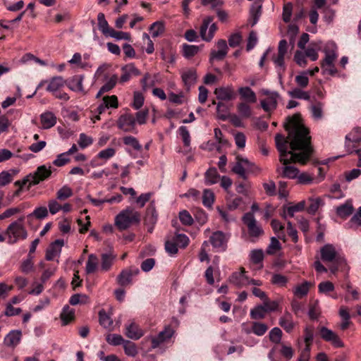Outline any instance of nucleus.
Returning a JSON list of instances; mask_svg holds the SVG:
<instances>
[{"label":"nucleus","instance_id":"obj_1","mask_svg":"<svg viewBox=\"0 0 361 361\" xmlns=\"http://www.w3.org/2000/svg\"><path fill=\"white\" fill-rule=\"evenodd\" d=\"M285 128L288 132L287 138L289 141L280 134L275 137L276 148L279 152V161L284 165L277 168L276 172L283 178L295 179L299 170L288 164L295 162L301 164L307 163L312 153L311 137L308 129L301 123L299 114L289 117L288 123Z\"/></svg>","mask_w":361,"mask_h":361},{"label":"nucleus","instance_id":"obj_2","mask_svg":"<svg viewBox=\"0 0 361 361\" xmlns=\"http://www.w3.org/2000/svg\"><path fill=\"white\" fill-rule=\"evenodd\" d=\"M24 221L25 216H20L8 225L5 231L8 244L13 245L27 238V232L23 225Z\"/></svg>","mask_w":361,"mask_h":361},{"label":"nucleus","instance_id":"obj_3","mask_svg":"<svg viewBox=\"0 0 361 361\" xmlns=\"http://www.w3.org/2000/svg\"><path fill=\"white\" fill-rule=\"evenodd\" d=\"M140 214L133 208L127 207L115 217V225L120 231L126 230L133 224H139Z\"/></svg>","mask_w":361,"mask_h":361},{"label":"nucleus","instance_id":"obj_4","mask_svg":"<svg viewBox=\"0 0 361 361\" xmlns=\"http://www.w3.org/2000/svg\"><path fill=\"white\" fill-rule=\"evenodd\" d=\"M65 86H66V80L62 76H54L49 80L46 90L51 93L56 99L67 102L70 97L62 90Z\"/></svg>","mask_w":361,"mask_h":361},{"label":"nucleus","instance_id":"obj_5","mask_svg":"<svg viewBox=\"0 0 361 361\" xmlns=\"http://www.w3.org/2000/svg\"><path fill=\"white\" fill-rule=\"evenodd\" d=\"M260 171L259 167L250 162L247 159L240 156L236 157V162L232 168V171L244 180L247 178V172L257 173Z\"/></svg>","mask_w":361,"mask_h":361},{"label":"nucleus","instance_id":"obj_6","mask_svg":"<svg viewBox=\"0 0 361 361\" xmlns=\"http://www.w3.org/2000/svg\"><path fill=\"white\" fill-rule=\"evenodd\" d=\"M320 253L322 261L325 262H336L341 265L344 264L347 267V270L349 271L350 267L348 265L346 259L337 252L333 245L326 244L321 248Z\"/></svg>","mask_w":361,"mask_h":361},{"label":"nucleus","instance_id":"obj_7","mask_svg":"<svg viewBox=\"0 0 361 361\" xmlns=\"http://www.w3.org/2000/svg\"><path fill=\"white\" fill-rule=\"evenodd\" d=\"M242 221L247 228L248 234L252 238V242H255L257 238L264 234V231L261 226L258 224L254 214L245 213L242 217Z\"/></svg>","mask_w":361,"mask_h":361},{"label":"nucleus","instance_id":"obj_8","mask_svg":"<svg viewBox=\"0 0 361 361\" xmlns=\"http://www.w3.org/2000/svg\"><path fill=\"white\" fill-rule=\"evenodd\" d=\"M230 238L229 233L223 231H215L209 238V243L217 252H224L227 248V243Z\"/></svg>","mask_w":361,"mask_h":361},{"label":"nucleus","instance_id":"obj_9","mask_svg":"<svg viewBox=\"0 0 361 361\" xmlns=\"http://www.w3.org/2000/svg\"><path fill=\"white\" fill-rule=\"evenodd\" d=\"M213 20V17L212 16L204 18L200 28V37L206 42H210L217 30L216 25L212 23Z\"/></svg>","mask_w":361,"mask_h":361},{"label":"nucleus","instance_id":"obj_10","mask_svg":"<svg viewBox=\"0 0 361 361\" xmlns=\"http://www.w3.org/2000/svg\"><path fill=\"white\" fill-rule=\"evenodd\" d=\"M320 337L326 342L330 343L334 348H343L344 343L338 335L325 326L319 329Z\"/></svg>","mask_w":361,"mask_h":361},{"label":"nucleus","instance_id":"obj_11","mask_svg":"<svg viewBox=\"0 0 361 361\" xmlns=\"http://www.w3.org/2000/svg\"><path fill=\"white\" fill-rule=\"evenodd\" d=\"M51 171L50 169V167L47 168L44 165L37 167V170L34 173H30L28 175V177L30 180L28 188H30L32 185H37L41 181L47 179L51 176Z\"/></svg>","mask_w":361,"mask_h":361},{"label":"nucleus","instance_id":"obj_12","mask_svg":"<svg viewBox=\"0 0 361 361\" xmlns=\"http://www.w3.org/2000/svg\"><path fill=\"white\" fill-rule=\"evenodd\" d=\"M140 271L136 267H129L123 269L116 278L117 283L121 286H127L132 283L133 277L137 276Z\"/></svg>","mask_w":361,"mask_h":361},{"label":"nucleus","instance_id":"obj_13","mask_svg":"<svg viewBox=\"0 0 361 361\" xmlns=\"http://www.w3.org/2000/svg\"><path fill=\"white\" fill-rule=\"evenodd\" d=\"M135 118L133 114H126L119 117L118 127L124 132L136 133Z\"/></svg>","mask_w":361,"mask_h":361},{"label":"nucleus","instance_id":"obj_14","mask_svg":"<svg viewBox=\"0 0 361 361\" xmlns=\"http://www.w3.org/2000/svg\"><path fill=\"white\" fill-rule=\"evenodd\" d=\"M345 147L348 153H353L355 144L361 142V128L359 127L354 128L352 131L345 137Z\"/></svg>","mask_w":361,"mask_h":361},{"label":"nucleus","instance_id":"obj_15","mask_svg":"<svg viewBox=\"0 0 361 361\" xmlns=\"http://www.w3.org/2000/svg\"><path fill=\"white\" fill-rule=\"evenodd\" d=\"M157 219L158 214L155 207V202L154 200H152L147 208L145 217V223L149 226L148 231L150 233L152 232L153 227L157 223Z\"/></svg>","mask_w":361,"mask_h":361},{"label":"nucleus","instance_id":"obj_16","mask_svg":"<svg viewBox=\"0 0 361 361\" xmlns=\"http://www.w3.org/2000/svg\"><path fill=\"white\" fill-rule=\"evenodd\" d=\"M63 245L64 240L62 239H57L51 243L46 251V259L48 261H52L56 257H59Z\"/></svg>","mask_w":361,"mask_h":361},{"label":"nucleus","instance_id":"obj_17","mask_svg":"<svg viewBox=\"0 0 361 361\" xmlns=\"http://www.w3.org/2000/svg\"><path fill=\"white\" fill-rule=\"evenodd\" d=\"M84 76L82 75H76L73 76L68 80H66V86L73 92H79L82 94H86V91L83 87Z\"/></svg>","mask_w":361,"mask_h":361},{"label":"nucleus","instance_id":"obj_18","mask_svg":"<svg viewBox=\"0 0 361 361\" xmlns=\"http://www.w3.org/2000/svg\"><path fill=\"white\" fill-rule=\"evenodd\" d=\"M230 282L238 288L248 286L249 277L245 274L244 268L239 272H234L229 278Z\"/></svg>","mask_w":361,"mask_h":361},{"label":"nucleus","instance_id":"obj_19","mask_svg":"<svg viewBox=\"0 0 361 361\" xmlns=\"http://www.w3.org/2000/svg\"><path fill=\"white\" fill-rule=\"evenodd\" d=\"M267 97L261 101V106L266 112L271 111L276 109L279 94L276 92H265Z\"/></svg>","mask_w":361,"mask_h":361},{"label":"nucleus","instance_id":"obj_20","mask_svg":"<svg viewBox=\"0 0 361 361\" xmlns=\"http://www.w3.org/2000/svg\"><path fill=\"white\" fill-rule=\"evenodd\" d=\"M125 334L130 339L138 340L144 335V332L138 324L131 321L129 324H126Z\"/></svg>","mask_w":361,"mask_h":361},{"label":"nucleus","instance_id":"obj_21","mask_svg":"<svg viewBox=\"0 0 361 361\" xmlns=\"http://www.w3.org/2000/svg\"><path fill=\"white\" fill-rule=\"evenodd\" d=\"M181 78L187 91H189L197 82V75L195 69L189 68L183 71Z\"/></svg>","mask_w":361,"mask_h":361},{"label":"nucleus","instance_id":"obj_22","mask_svg":"<svg viewBox=\"0 0 361 361\" xmlns=\"http://www.w3.org/2000/svg\"><path fill=\"white\" fill-rule=\"evenodd\" d=\"M214 93L217 99L221 101H230L235 98V92L232 86L217 87Z\"/></svg>","mask_w":361,"mask_h":361},{"label":"nucleus","instance_id":"obj_23","mask_svg":"<svg viewBox=\"0 0 361 361\" xmlns=\"http://www.w3.org/2000/svg\"><path fill=\"white\" fill-rule=\"evenodd\" d=\"M216 46L218 47V50H212L211 51L210 60H223L228 53V48L226 40L219 39L216 43Z\"/></svg>","mask_w":361,"mask_h":361},{"label":"nucleus","instance_id":"obj_24","mask_svg":"<svg viewBox=\"0 0 361 361\" xmlns=\"http://www.w3.org/2000/svg\"><path fill=\"white\" fill-rule=\"evenodd\" d=\"M22 332L20 330H12L4 338V343L9 348H16L20 342Z\"/></svg>","mask_w":361,"mask_h":361},{"label":"nucleus","instance_id":"obj_25","mask_svg":"<svg viewBox=\"0 0 361 361\" xmlns=\"http://www.w3.org/2000/svg\"><path fill=\"white\" fill-rule=\"evenodd\" d=\"M118 106V98L116 95L104 96L102 98V103L97 107V112L101 114L106 109L117 108Z\"/></svg>","mask_w":361,"mask_h":361},{"label":"nucleus","instance_id":"obj_26","mask_svg":"<svg viewBox=\"0 0 361 361\" xmlns=\"http://www.w3.org/2000/svg\"><path fill=\"white\" fill-rule=\"evenodd\" d=\"M121 71L122 74L120 78V82L122 83L128 81L133 76L140 75V71L133 63L123 66Z\"/></svg>","mask_w":361,"mask_h":361},{"label":"nucleus","instance_id":"obj_27","mask_svg":"<svg viewBox=\"0 0 361 361\" xmlns=\"http://www.w3.org/2000/svg\"><path fill=\"white\" fill-rule=\"evenodd\" d=\"M279 324L287 332L290 333L294 327L295 322L292 314L288 312H285L283 315L279 318Z\"/></svg>","mask_w":361,"mask_h":361},{"label":"nucleus","instance_id":"obj_28","mask_svg":"<svg viewBox=\"0 0 361 361\" xmlns=\"http://www.w3.org/2000/svg\"><path fill=\"white\" fill-rule=\"evenodd\" d=\"M116 258V255L114 254L111 251H109L106 253H102L101 255V269L103 271H109L114 260Z\"/></svg>","mask_w":361,"mask_h":361},{"label":"nucleus","instance_id":"obj_29","mask_svg":"<svg viewBox=\"0 0 361 361\" xmlns=\"http://www.w3.org/2000/svg\"><path fill=\"white\" fill-rule=\"evenodd\" d=\"M305 203L304 201H301L295 205L283 207L281 216L285 219L287 218V216L293 217L295 213L302 211L305 209Z\"/></svg>","mask_w":361,"mask_h":361},{"label":"nucleus","instance_id":"obj_30","mask_svg":"<svg viewBox=\"0 0 361 361\" xmlns=\"http://www.w3.org/2000/svg\"><path fill=\"white\" fill-rule=\"evenodd\" d=\"M40 121L44 129H49L56 123V117L51 111H46L41 114Z\"/></svg>","mask_w":361,"mask_h":361},{"label":"nucleus","instance_id":"obj_31","mask_svg":"<svg viewBox=\"0 0 361 361\" xmlns=\"http://www.w3.org/2000/svg\"><path fill=\"white\" fill-rule=\"evenodd\" d=\"M336 214L338 216L343 219H346L353 212V207L350 202H346L345 203L338 206L336 209Z\"/></svg>","mask_w":361,"mask_h":361},{"label":"nucleus","instance_id":"obj_32","mask_svg":"<svg viewBox=\"0 0 361 361\" xmlns=\"http://www.w3.org/2000/svg\"><path fill=\"white\" fill-rule=\"evenodd\" d=\"M97 21H98V28L102 32V33L108 37V35L113 29L109 25L108 22L105 18V16L103 13H99L97 15Z\"/></svg>","mask_w":361,"mask_h":361},{"label":"nucleus","instance_id":"obj_33","mask_svg":"<svg viewBox=\"0 0 361 361\" xmlns=\"http://www.w3.org/2000/svg\"><path fill=\"white\" fill-rule=\"evenodd\" d=\"M311 286V283L307 281H304L301 284H299L293 289V294L299 298H302L307 295Z\"/></svg>","mask_w":361,"mask_h":361},{"label":"nucleus","instance_id":"obj_34","mask_svg":"<svg viewBox=\"0 0 361 361\" xmlns=\"http://www.w3.org/2000/svg\"><path fill=\"white\" fill-rule=\"evenodd\" d=\"M238 92L243 99L249 102L255 103L257 101L255 92L249 87H240Z\"/></svg>","mask_w":361,"mask_h":361},{"label":"nucleus","instance_id":"obj_35","mask_svg":"<svg viewBox=\"0 0 361 361\" xmlns=\"http://www.w3.org/2000/svg\"><path fill=\"white\" fill-rule=\"evenodd\" d=\"M205 184L210 185L218 182L219 175L215 168L209 169L205 173Z\"/></svg>","mask_w":361,"mask_h":361},{"label":"nucleus","instance_id":"obj_36","mask_svg":"<svg viewBox=\"0 0 361 361\" xmlns=\"http://www.w3.org/2000/svg\"><path fill=\"white\" fill-rule=\"evenodd\" d=\"M75 311L69 306L66 305L63 308L60 317L63 322V325H66L69 322L73 319Z\"/></svg>","mask_w":361,"mask_h":361},{"label":"nucleus","instance_id":"obj_37","mask_svg":"<svg viewBox=\"0 0 361 361\" xmlns=\"http://www.w3.org/2000/svg\"><path fill=\"white\" fill-rule=\"evenodd\" d=\"M227 207L231 211L238 209L244 211L245 209V204L242 197H236L227 203Z\"/></svg>","mask_w":361,"mask_h":361},{"label":"nucleus","instance_id":"obj_38","mask_svg":"<svg viewBox=\"0 0 361 361\" xmlns=\"http://www.w3.org/2000/svg\"><path fill=\"white\" fill-rule=\"evenodd\" d=\"M99 324L105 329L111 330L113 326V320L110 316L104 310H102L99 312Z\"/></svg>","mask_w":361,"mask_h":361},{"label":"nucleus","instance_id":"obj_39","mask_svg":"<svg viewBox=\"0 0 361 361\" xmlns=\"http://www.w3.org/2000/svg\"><path fill=\"white\" fill-rule=\"evenodd\" d=\"M98 265V259L97 257L94 255L91 254L88 256V259L86 263V267L85 271L87 274H92L94 273Z\"/></svg>","mask_w":361,"mask_h":361},{"label":"nucleus","instance_id":"obj_40","mask_svg":"<svg viewBox=\"0 0 361 361\" xmlns=\"http://www.w3.org/2000/svg\"><path fill=\"white\" fill-rule=\"evenodd\" d=\"M164 23L161 21H157L152 23L149 27L152 37H157L162 35L164 32Z\"/></svg>","mask_w":361,"mask_h":361},{"label":"nucleus","instance_id":"obj_41","mask_svg":"<svg viewBox=\"0 0 361 361\" xmlns=\"http://www.w3.org/2000/svg\"><path fill=\"white\" fill-rule=\"evenodd\" d=\"M324 104L322 102H317L310 106L312 116L315 120H320L323 118Z\"/></svg>","mask_w":361,"mask_h":361},{"label":"nucleus","instance_id":"obj_42","mask_svg":"<svg viewBox=\"0 0 361 361\" xmlns=\"http://www.w3.org/2000/svg\"><path fill=\"white\" fill-rule=\"evenodd\" d=\"M123 142L124 145L131 147L136 151H140L142 149V146L140 144L138 140L133 136L128 135L123 137Z\"/></svg>","mask_w":361,"mask_h":361},{"label":"nucleus","instance_id":"obj_43","mask_svg":"<svg viewBox=\"0 0 361 361\" xmlns=\"http://www.w3.org/2000/svg\"><path fill=\"white\" fill-rule=\"evenodd\" d=\"M73 190L68 185H63L56 192V199L63 201L73 195Z\"/></svg>","mask_w":361,"mask_h":361},{"label":"nucleus","instance_id":"obj_44","mask_svg":"<svg viewBox=\"0 0 361 361\" xmlns=\"http://www.w3.org/2000/svg\"><path fill=\"white\" fill-rule=\"evenodd\" d=\"M324 204V202L322 198H311L310 199V205L307 207L308 213L311 214H314L319 208Z\"/></svg>","mask_w":361,"mask_h":361},{"label":"nucleus","instance_id":"obj_45","mask_svg":"<svg viewBox=\"0 0 361 361\" xmlns=\"http://www.w3.org/2000/svg\"><path fill=\"white\" fill-rule=\"evenodd\" d=\"M199 51L200 47L198 46L186 44L183 45V56L187 59L192 58L197 54Z\"/></svg>","mask_w":361,"mask_h":361},{"label":"nucleus","instance_id":"obj_46","mask_svg":"<svg viewBox=\"0 0 361 361\" xmlns=\"http://www.w3.org/2000/svg\"><path fill=\"white\" fill-rule=\"evenodd\" d=\"M214 202V194L209 189H204L202 195V204L207 207H212Z\"/></svg>","mask_w":361,"mask_h":361},{"label":"nucleus","instance_id":"obj_47","mask_svg":"<svg viewBox=\"0 0 361 361\" xmlns=\"http://www.w3.org/2000/svg\"><path fill=\"white\" fill-rule=\"evenodd\" d=\"M289 96L295 99L310 100V95L307 92H305L300 88H294L288 92Z\"/></svg>","mask_w":361,"mask_h":361},{"label":"nucleus","instance_id":"obj_48","mask_svg":"<svg viewBox=\"0 0 361 361\" xmlns=\"http://www.w3.org/2000/svg\"><path fill=\"white\" fill-rule=\"evenodd\" d=\"M268 330V326L261 322H253L252 324V333L258 336H263Z\"/></svg>","mask_w":361,"mask_h":361},{"label":"nucleus","instance_id":"obj_49","mask_svg":"<svg viewBox=\"0 0 361 361\" xmlns=\"http://www.w3.org/2000/svg\"><path fill=\"white\" fill-rule=\"evenodd\" d=\"M266 312L265 307L257 305L250 310V317L253 319H261L264 318Z\"/></svg>","mask_w":361,"mask_h":361},{"label":"nucleus","instance_id":"obj_50","mask_svg":"<svg viewBox=\"0 0 361 361\" xmlns=\"http://www.w3.org/2000/svg\"><path fill=\"white\" fill-rule=\"evenodd\" d=\"M271 282L274 285H276L281 287H284L288 282V279L287 276L280 274H274L272 275Z\"/></svg>","mask_w":361,"mask_h":361},{"label":"nucleus","instance_id":"obj_51","mask_svg":"<svg viewBox=\"0 0 361 361\" xmlns=\"http://www.w3.org/2000/svg\"><path fill=\"white\" fill-rule=\"evenodd\" d=\"M271 226L274 233L278 235V237L284 239V226L277 219H273L271 222Z\"/></svg>","mask_w":361,"mask_h":361},{"label":"nucleus","instance_id":"obj_52","mask_svg":"<svg viewBox=\"0 0 361 361\" xmlns=\"http://www.w3.org/2000/svg\"><path fill=\"white\" fill-rule=\"evenodd\" d=\"M106 342L111 345H119L123 344L126 341L119 334H108L106 336Z\"/></svg>","mask_w":361,"mask_h":361},{"label":"nucleus","instance_id":"obj_53","mask_svg":"<svg viewBox=\"0 0 361 361\" xmlns=\"http://www.w3.org/2000/svg\"><path fill=\"white\" fill-rule=\"evenodd\" d=\"M123 348L125 353L131 357H135L137 353L136 345L134 343L130 341H126L123 342Z\"/></svg>","mask_w":361,"mask_h":361},{"label":"nucleus","instance_id":"obj_54","mask_svg":"<svg viewBox=\"0 0 361 361\" xmlns=\"http://www.w3.org/2000/svg\"><path fill=\"white\" fill-rule=\"evenodd\" d=\"M48 216V210L45 207H37L32 213L27 215V218H32L35 216L38 219H42Z\"/></svg>","mask_w":361,"mask_h":361},{"label":"nucleus","instance_id":"obj_55","mask_svg":"<svg viewBox=\"0 0 361 361\" xmlns=\"http://www.w3.org/2000/svg\"><path fill=\"white\" fill-rule=\"evenodd\" d=\"M165 249L166 251L170 255H174L177 254L178 249V245L176 244V242L174 240L173 238L171 239H168L165 242Z\"/></svg>","mask_w":361,"mask_h":361},{"label":"nucleus","instance_id":"obj_56","mask_svg":"<svg viewBox=\"0 0 361 361\" xmlns=\"http://www.w3.org/2000/svg\"><path fill=\"white\" fill-rule=\"evenodd\" d=\"M33 270L32 257L28 255L27 258L24 259L20 265V271L24 274H28Z\"/></svg>","mask_w":361,"mask_h":361},{"label":"nucleus","instance_id":"obj_57","mask_svg":"<svg viewBox=\"0 0 361 361\" xmlns=\"http://www.w3.org/2000/svg\"><path fill=\"white\" fill-rule=\"evenodd\" d=\"M284 54H281L279 53L276 56L273 57V61L276 65V68H278V73L279 75H281V73L284 72L286 69L284 63Z\"/></svg>","mask_w":361,"mask_h":361},{"label":"nucleus","instance_id":"obj_58","mask_svg":"<svg viewBox=\"0 0 361 361\" xmlns=\"http://www.w3.org/2000/svg\"><path fill=\"white\" fill-rule=\"evenodd\" d=\"M295 82L302 87H306L309 84L308 72H302L295 77Z\"/></svg>","mask_w":361,"mask_h":361},{"label":"nucleus","instance_id":"obj_59","mask_svg":"<svg viewBox=\"0 0 361 361\" xmlns=\"http://www.w3.org/2000/svg\"><path fill=\"white\" fill-rule=\"evenodd\" d=\"M334 290V285L332 282L326 281H322L318 285L319 293L323 294H328Z\"/></svg>","mask_w":361,"mask_h":361},{"label":"nucleus","instance_id":"obj_60","mask_svg":"<svg viewBox=\"0 0 361 361\" xmlns=\"http://www.w3.org/2000/svg\"><path fill=\"white\" fill-rule=\"evenodd\" d=\"M108 37H113L116 40L125 39L128 41H130V35L128 32H125L122 31H116L114 29H112Z\"/></svg>","mask_w":361,"mask_h":361},{"label":"nucleus","instance_id":"obj_61","mask_svg":"<svg viewBox=\"0 0 361 361\" xmlns=\"http://www.w3.org/2000/svg\"><path fill=\"white\" fill-rule=\"evenodd\" d=\"M250 258L252 263L257 264L262 262L264 259V252L262 250H253L250 252Z\"/></svg>","mask_w":361,"mask_h":361},{"label":"nucleus","instance_id":"obj_62","mask_svg":"<svg viewBox=\"0 0 361 361\" xmlns=\"http://www.w3.org/2000/svg\"><path fill=\"white\" fill-rule=\"evenodd\" d=\"M178 133L182 137L184 145L189 147L190 145V135L187 127L184 126H180L178 128Z\"/></svg>","mask_w":361,"mask_h":361},{"label":"nucleus","instance_id":"obj_63","mask_svg":"<svg viewBox=\"0 0 361 361\" xmlns=\"http://www.w3.org/2000/svg\"><path fill=\"white\" fill-rule=\"evenodd\" d=\"M321 314L320 308L319 307L318 302H314L310 305V308L308 310V316L310 319L315 320L317 319Z\"/></svg>","mask_w":361,"mask_h":361},{"label":"nucleus","instance_id":"obj_64","mask_svg":"<svg viewBox=\"0 0 361 361\" xmlns=\"http://www.w3.org/2000/svg\"><path fill=\"white\" fill-rule=\"evenodd\" d=\"M238 111L243 118H250L252 115V111L250 106L246 103H240L238 106Z\"/></svg>","mask_w":361,"mask_h":361}]
</instances>
